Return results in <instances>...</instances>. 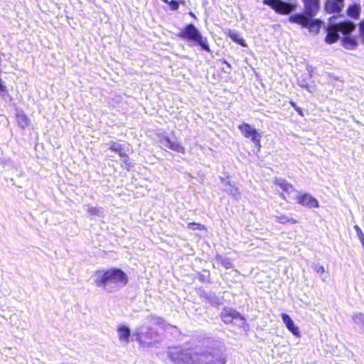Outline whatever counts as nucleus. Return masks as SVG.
I'll list each match as a JSON object with an SVG mask.
<instances>
[{
  "label": "nucleus",
  "mask_w": 364,
  "mask_h": 364,
  "mask_svg": "<svg viewBox=\"0 0 364 364\" xmlns=\"http://www.w3.org/2000/svg\"><path fill=\"white\" fill-rule=\"evenodd\" d=\"M96 286L106 289L109 285L119 288L124 287L128 283V277L119 268H110L106 270H97L95 273Z\"/></svg>",
  "instance_id": "nucleus-1"
},
{
  "label": "nucleus",
  "mask_w": 364,
  "mask_h": 364,
  "mask_svg": "<svg viewBox=\"0 0 364 364\" xmlns=\"http://www.w3.org/2000/svg\"><path fill=\"white\" fill-rule=\"evenodd\" d=\"M219 317L225 325H230L245 331L249 330L250 326L245 316L235 309L228 306L223 307Z\"/></svg>",
  "instance_id": "nucleus-2"
},
{
  "label": "nucleus",
  "mask_w": 364,
  "mask_h": 364,
  "mask_svg": "<svg viewBox=\"0 0 364 364\" xmlns=\"http://www.w3.org/2000/svg\"><path fill=\"white\" fill-rule=\"evenodd\" d=\"M178 36L187 41H193L201 47V49L210 52L208 41L206 37L203 36L198 28L192 23L187 24L178 33Z\"/></svg>",
  "instance_id": "nucleus-3"
},
{
  "label": "nucleus",
  "mask_w": 364,
  "mask_h": 364,
  "mask_svg": "<svg viewBox=\"0 0 364 364\" xmlns=\"http://www.w3.org/2000/svg\"><path fill=\"white\" fill-rule=\"evenodd\" d=\"M313 17L303 14H295L289 17V21L291 23H296L301 28H308L310 33L318 34L323 21L318 18H312Z\"/></svg>",
  "instance_id": "nucleus-4"
},
{
  "label": "nucleus",
  "mask_w": 364,
  "mask_h": 364,
  "mask_svg": "<svg viewBox=\"0 0 364 364\" xmlns=\"http://www.w3.org/2000/svg\"><path fill=\"white\" fill-rule=\"evenodd\" d=\"M198 353L173 347L168 351L169 358L175 364H197Z\"/></svg>",
  "instance_id": "nucleus-5"
},
{
  "label": "nucleus",
  "mask_w": 364,
  "mask_h": 364,
  "mask_svg": "<svg viewBox=\"0 0 364 364\" xmlns=\"http://www.w3.org/2000/svg\"><path fill=\"white\" fill-rule=\"evenodd\" d=\"M238 129L242 136L246 139H250L254 145L259 149L262 147L261 139L262 135L251 124L243 122L238 126Z\"/></svg>",
  "instance_id": "nucleus-6"
},
{
  "label": "nucleus",
  "mask_w": 364,
  "mask_h": 364,
  "mask_svg": "<svg viewBox=\"0 0 364 364\" xmlns=\"http://www.w3.org/2000/svg\"><path fill=\"white\" fill-rule=\"evenodd\" d=\"M264 4L269 6L276 13L288 15L295 9V5L282 0H263Z\"/></svg>",
  "instance_id": "nucleus-7"
},
{
  "label": "nucleus",
  "mask_w": 364,
  "mask_h": 364,
  "mask_svg": "<svg viewBox=\"0 0 364 364\" xmlns=\"http://www.w3.org/2000/svg\"><path fill=\"white\" fill-rule=\"evenodd\" d=\"M197 364H226V358L219 353H198Z\"/></svg>",
  "instance_id": "nucleus-8"
},
{
  "label": "nucleus",
  "mask_w": 364,
  "mask_h": 364,
  "mask_svg": "<svg viewBox=\"0 0 364 364\" xmlns=\"http://www.w3.org/2000/svg\"><path fill=\"white\" fill-rule=\"evenodd\" d=\"M273 184L282 190L279 196L287 201L291 198V195L296 192L294 186L285 179L275 178L273 181Z\"/></svg>",
  "instance_id": "nucleus-9"
},
{
  "label": "nucleus",
  "mask_w": 364,
  "mask_h": 364,
  "mask_svg": "<svg viewBox=\"0 0 364 364\" xmlns=\"http://www.w3.org/2000/svg\"><path fill=\"white\" fill-rule=\"evenodd\" d=\"M135 336L136 341L141 346H151L158 342L155 338L159 336V333L156 331H152L150 327L148 328L147 332L144 333H136Z\"/></svg>",
  "instance_id": "nucleus-10"
},
{
  "label": "nucleus",
  "mask_w": 364,
  "mask_h": 364,
  "mask_svg": "<svg viewBox=\"0 0 364 364\" xmlns=\"http://www.w3.org/2000/svg\"><path fill=\"white\" fill-rule=\"evenodd\" d=\"M296 200L299 204L309 208H317L319 207L317 199L307 193L297 195Z\"/></svg>",
  "instance_id": "nucleus-11"
},
{
  "label": "nucleus",
  "mask_w": 364,
  "mask_h": 364,
  "mask_svg": "<svg viewBox=\"0 0 364 364\" xmlns=\"http://www.w3.org/2000/svg\"><path fill=\"white\" fill-rule=\"evenodd\" d=\"M304 15L316 16L320 10V0H301Z\"/></svg>",
  "instance_id": "nucleus-12"
},
{
  "label": "nucleus",
  "mask_w": 364,
  "mask_h": 364,
  "mask_svg": "<svg viewBox=\"0 0 364 364\" xmlns=\"http://www.w3.org/2000/svg\"><path fill=\"white\" fill-rule=\"evenodd\" d=\"M344 6V3L333 0H326L324 3L323 9L328 14H339Z\"/></svg>",
  "instance_id": "nucleus-13"
},
{
  "label": "nucleus",
  "mask_w": 364,
  "mask_h": 364,
  "mask_svg": "<svg viewBox=\"0 0 364 364\" xmlns=\"http://www.w3.org/2000/svg\"><path fill=\"white\" fill-rule=\"evenodd\" d=\"M338 32L339 31L336 23L329 24L326 27V43L327 44H333L337 42L340 38Z\"/></svg>",
  "instance_id": "nucleus-14"
},
{
  "label": "nucleus",
  "mask_w": 364,
  "mask_h": 364,
  "mask_svg": "<svg viewBox=\"0 0 364 364\" xmlns=\"http://www.w3.org/2000/svg\"><path fill=\"white\" fill-rule=\"evenodd\" d=\"M283 322L284 323L287 329L294 336L298 338L301 337V333L299 328L294 325L293 321L290 318V316L285 313L282 314L281 315Z\"/></svg>",
  "instance_id": "nucleus-15"
},
{
  "label": "nucleus",
  "mask_w": 364,
  "mask_h": 364,
  "mask_svg": "<svg viewBox=\"0 0 364 364\" xmlns=\"http://www.w3.org/2000/svg\"><path fill=\"white\" fill-rule=\"evenodd\" d=\"M339 32H341L344 36H350L355 29V25L350 21H343L336 23Z\"/></svg>",
  "instance_id": "nucleus-16"
},
{
  "label": "nucleus",
  "mask_w": 364,
  "mask_h": 364,
  "mask_svg": "<svg viewBox=\"0 0 364 364\" xmlns=\"http://www.w3.org/2000/svg\"><path fill=\"white\" fill-rule=\"evenodd\" d=\"M342 46L347 50H354L358 46V41L356 36H346L341 39Z\"/></svg>",
  "instance_id": "nucleus-17"
},
{
  "label": "nucleus",
  "mask_w": 364,
  "mask_h": 364,
  "mask_svg": "<svg viewBox=\"0 0 364 364\" xmlns=\"http://www.w3.org/2000/svg\"><path fill=\"white\" fill-rule=\"evenodd\" d=\"M361 8L358 4L349 5L346 9V14L352 19L358 20L360 16Z\"/></svg>",
  "instance_id": "nucleus-18"
},
{
  "label": "nucleus",
  "mask_w": 364,
  "mask_h": 364,
  "mask_svg": "<svg viewBox=\"0 0 364 364\" xmlns=\"http://www.w3.org/2000/svg\"><path fill=\"white\" fill-rule=\"evenodd\" d=\"M117 333H118V338L120 341H122L125 343H129V337H130V330L129 328L124 325H119L117 327Z\"/></svg>",
  "instance_id": "nucleus-19"
},
{
  "label": "nucleus",
  "mask_w": 364,
  "mask_h": 364,
  "mask_svg": "<svg viewBox=\"0 0 364 364\" xmlns=\"http://www.w3.org/2000/svg\"><path fill=\"white\" fill-rule=\"evenodd\" d=\"M16 119L18 126L22 129H25L30 124L28 117L23 111L16 113Z\"/></svg>",
  "instance_id": "nucleus-20"
},
{
  "label": "nucleus",
  "mask_w": 364,
  "mask_h": 364,
  "mask_svg": "<svg viewBox=\"0 0 364 364\" xmlns=\"http://www.w3.org/2000/svg\"><path fill=\"white\" fill-rule=\"evenodd\" d=\"M109 149L112 152L117 153L119 156H124V152L125 151L123 146L117 141H111Z\"/></svg>",
  "instance_id": "nucleus-21"
},
{
  "label": "nucleus",
  "mask_w": 364,
  "mask_h": 364,
  "mask_svg": "<svg viewBox=\"0 0 364 364\" xmlns=\"http://www.w3.org/2000/svg\"><path fill=\"white\" fill-rule=\"evenodd\" d=\"M216 261L225 269H230L232 267V261L228 258H225L221 255L215 257Z\"/></svg>",
  "instance_id": "nucleus-22"
},
{
  "label": "nucleus",
  "mask_w": 364,
  "mask_h": 364,
  "mask_svg": "<svg viewBox=\"0 0 364 364\" xmlns=\"http://www.w3.org/2000/svg\"><path fill=\"white\" fill-rule=\"evenodd\" d=\"M168 148L181 154H185L186 152L185 147L181 144V143L178 141H172L171 146H168Z\"/></svg>",
  "instance_id": "nucleus-23"
},
{
  "label": "nucleus",
  "mask_w": 364,
  "mask_h": 364,
  "mask_svg": "<svg viewBox=\"0 0 364 364\" xmlns=\"http://www.w3.org/2000/svg\"><path fill=\"white\" fill-rule=\"evenodd\" d=\"M277 221L280 224H296L298 221L292 218H288L285 215H282L277 217Z\"/></svg>",
  "instance_id": "nucleus-24"
},
{
  "label": "nucleus",
  "mask_w": 364,
  "mask_h": 364,
  "mask_svg": "<svg viewBox=\"0 0 364 364\" xmlns=\"http://www.w3.org/2000/svg\"><path fill=\"white\" fill-rule=\"evenodd\" d=\"M124 156H120L123 160L124 168L127 171H130L134 166V164L131 161L129 156L125 151L124 152Z\"/></svg>",
  "instance_id": "nucleus-25"
},
{
  "label": "nucleus",
  "mask_w": 364,
  "mask_h": 364,
  "mask_svg": "<svg viewBox=\"0 0 364 364\" xmlns=\"http://www.w3.org/2000/svg\"><path fill=\"white\" fill-rule=\"evenodd\" d=\"M87 211L90 216H100L102 213V211L101 210V208L94 207L90 205H87Z\"/></svg>",
  "instance_id": "nucleus-26"
},
{
  "label": "nucleus",
  "mask_w": 364,
  "mask_h": 364,
  "mask_svg": "<svg viewBox=\"0 0 364 364\" xmlns=\"http://www.w3.org/2000/svg\"><path fill=\"white\" fill-rule=\"evenodd\" d=\"M352 319L353 322L358 325H364V314L363 313L358 312L354 314L352 316Z\"/></svg>",
  "instance_id": "nucleus-27"
},
{
  "label": "nucleus",
  "mask_w": 364,
  "mask_h": 364,
  "mask_svg": "<svg viewBox=\"0 0 364 364\" xmlns=\"http://www.w3.org/2000/svg\"><path fill=\"white\" fill-rule=\"evenodd\" d=\"M188 228H191L193 230H196V229L199 230H205V227L204 225L198 223H195V222H191V223H188Z\"/></svg>",
  "instance_id": "nucleus-28"
},
{
  "label": "nucleus",
  "mask_w": 364,
  "mask_h": 364,
  "mask_svg": "<svg viewBox=\"0 0 364 364\" xmlns=\"http://www.w3.org/2000/svg\"><path fill=\"white\" fill-rule=\"evenodd\" d=\"M289 104L295 109V111L298 113V114L299 116H301V117L304 116L303 110L299 107L297 106V105L295 102L290 100Z\"/></svg>",
  "instance_id": "nucleus-29"
},
{
  "label": "nucleus",
  "mask_w": 364,
  "mask_h": 364,
  "mask_svg": "<svg viewBox=\"0 0 364 364\" xmlns=\"http://www.w3.org/2000/svg\"><path fill=\"white\" fill-rule=\"evenodd\" d=\"M359 36L362 41L364 43V19L360 21L358 23Z\"/></svg>",
  "instance_id": "nucleus-30"
},
{
  "label": "nucleus",
  "mask_w": 364,
  "mask_h": 364,
  "mask_svg": "<svg viewBox=\"0 0 364 364\" xmlns=\"http://www.w3.org/2000/svg\"><path fill=\"white\" fill-rule=\"evenodd\" d=\"M169 4V6H170V9L172 10V11H176L178 9L179 7V5H178V3L175 1V0H171V1H168V3Z\"/></svg>",
  "instance_id": "nucleus-31"
},
{
  "label": "nucleus",
  "mask_w": 364,
  "mask_h": 364,
  "mask_svg": "<svg viewBox=\"0 0 364 364\" xmlns=\"http://www.w3.org/2000/svg\"><path fill=\"white\" fill-rule=\"evenodd\" d=\"M354 229L355 230V232H356L357 235L358 236V237L363 241L364 240V234H363L362 230L357 225H355L354 226Z\"/></svg>",
  "instance_id": "nucleus-32"
},
{
  "label": "nucleus",
  "mask_w": 364,
  "mask_h": 364,
  "mask_svg": "<svg viewBox=\"0 0 364 364\" xmlns=\"http://www.w3.org/2000/svg\"><path fill=\"white\" fill-rule=\"evenodd\" d=\"M230 38L231 39L237 43L238 44L241 45V46H245V43H244V40L242 38H238L237 35L235 34H232L230 35Z\"/></svg>",
  "instance_id": "nucleus-33"
},
{
  "label": "nucleus",
  "mask_w": 364,
  "mask_h": 364,
  "mask_svg": "<svg viewBox=\"0 0 364 364\" xmlns=\"http://www.w3.org/2000/svg\"><path fill=\"white\" fill-rule=\"evenodd\" d=\"M230 193L237 198L240 195L239 189L235 186H232V190Z\"/></svg>",
  "instance_id": "nucleus-34"
},
{
  "label": "nucleus",
  "mask_w": 364,
  "mask_h": 364,
  "mask_svg": "<svg viewBox=\"0 0 364 364\" xmlns=\"http://www.w3.org/2000/svg\"><path fill=\"white\" fill-rule=\"evenodd\" d=\"M163 141L166 142V146L168 148V146H171L172 141L167 136H164L162 138Z\"/></svg>",
  "instance_id": "nucleus-35"
},
{
  "label": "nucleus",
  "mask_w": 364,
  "mask_h": 364,
  "mask_svg": "<svg viewBox=\"0 0 364 364\" xmlns=\"http://www.w3.org/2000/svg\"><path fill=\"white\" fill-rule=\"evenodd\" d=\"M315 271L319 274H323L325 272V268L323 266H318L315 268Z\"/></svg>",
  "instance_id": "nucleus-36"
},
{
  "label": "nucleus",
  "mask_w": 364,
  "mask_h": 364,
  "mask_svg": "<svg viewBox=\"0 0 364 364\" xmlns=\"http://www.w3.org/2000/svg\"><path fill=\"white\" fill-rule=\"evenodd\" d=\"M6 91V86L3 85V81L0 78V93H4Z\"/></svg>",
  "instance_id": "nucleus-37"
},
{
  "label": "nucleus",
  "mask_w": 364,
  "mask_h": 364,
  "mask_svg": "<svg viewBox=\"0 0 364 364\" xmlns=\"http://www.w3.org/2000/svg\"><path fill=\"white\" fill-rule=\"evenodd\" d=\"M219 61L221 63L226 65V66L228 67V69L232 68L231 65L225 59H220V60H219Z\"/></svg>",
  "instance_id": "nucleus-38"
},
{
  "label": "nucleus",
  "mask_w": 364,
  "mask_h": 364,
  "mask_svg": "<svg viewBox=\"0 0 364 364\" xmlns=\"http://www.w3.org/2000/svg\"><path fill=\"white\" fill-rule=\"evenodd\" d=\"M157 323L159 324H164V320L162 318L157 317Z\"/></svg>",
  "instance_id": "nucleus-39"
},
{
  "label": "nucleus",
  "mask_w": 364,
  "mask_h": 364,
  "mask_svg": "<svg viewBox=\"0 0 364 364\" xmlns=\"http://www.w3.org/2000/svg\"><path fill=\"white\" fill-rule=\"evenodd\" d=\"M189 15H190L191 16L193 17V18H196L195 14H194L192 11H190V12H189Z\"/></svg>",
  "instance_id": "nucleus-40"
},
{
  "label": "nucleus",
  "mask_w": 364,
  "mask_h": 364,
  "mask_svg": "<svg viewBox=\"0 0 364 364\" xmlns=\"http://www.w3.org/2000/svg\"><path fill=\"white\" fill-rule=\"evenodd\" d=\"M334 17H335V16L330 17V18H329V19H328V20H329V21H331Z\"/></svg>",
  "instance_id": "nucleus-41"
},
{
  "label": "nucleus",
  "mask_w": 364,
  "mask_h": 364,
  "mask_svg": "<svg viewBox=\"0 0 364 364\" xmlns=\"http://www.w3.org/2000/svg\"><path fill=\"white\" fill-rule=\"evenodd\" d=\"M165 3H168V0H162Z\"/></svg>",
  "instance_id": "nucleus-42"
}]
</instances>
